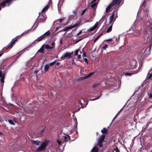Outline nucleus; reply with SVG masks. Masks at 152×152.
Returning <instances> with one entry per match:
<instances>
[{
  "instance_id": "bf43d9fd",
  "label": "nucleus",
  "mask_w": 152,
  "mask_h": 152,
  "mask_svg": "<svg viewBox=\"0 0 152 152\" xmlns=\"http://www.w3.org/2000/svg\"><path fill=\"white\" fill-rule=\"evenodd\" d=\"M83 77H81L80 79H81L82 80H83V79H85V78H83Z\"/></svg>"
},
{
  "instance_id": "7ed1b4c3",
  "label": "nucleus",
  "mask_w": 152,
  "mask_h": 152,
  "mask_svg": "<svg viewBox=\"0 0 152 152\" xmlns=\"http://www.w3.org/2000/svg\"><path fill=\"white\" fill-rule=\"evenodd\" d=\"M50 33V31H48L45 33L43 35H42L39 37L38 38L36 39L33 42L31 45H33L34 44L37 43V42H40L45 37L49 35Z\"/></svg>"
},
{
  "instance_id": "37998d69",
  "label": "nucleus",
  "mask_w": 152,
  "mask_h": 152,
  "mask_svg": "<svg viewBox=\"0 0 152 152\" xmlns=\"http://www.w3.org/2000/svg\"><path fill=\"white\" fill-rule=\"evenodd\" d=\"M57 142L59 145H61V141H59L58 140H57Z\"/></svg>"
},
{
  "instance_id": "de8ad7c7",
  "label": "nucleus",
  "mask_w": 152,
  "mask_h": 152,
  "mask_svg": "<svg viewBox=\"0 0 152 152\" xmlns=\"http://www.w3.org/2000/svg\"><path fill=\"white\" fill-rule=\"evenodd\" d=\"M77 58L79 59H80L81 58V57L80 55H77Z\"/></svg>"
},
{
  "instance_id": "9b49d317",
  "label": "nucleus",
  "mask_w": 152,
  "mask_h": 152,
  "mask_svg": "<svg viewBox=\"0 0 152 152\" xmlns=\"http://www.w3.org/2000/svg\"><path fill=\"white\" fill-rule=\"evenodd\" d=\"M91 4H92L91 6V7L92 9H93L94 11L96 8V6L98 4V3L95 2H93L92 1L91 2Z\"/></svg>"
},
{
  "instance_id": "c03bdc74",
  "label": "nucleus",
  "mask_w": 152,
  "mask_h": 152,
  "mask_svg": "<svg viewBox=\"0 0 152 152\" xmlns=\"http://www.w3.org/2000/svg\"><path fill=\"white\" fill-rule=\"evenodd\" d=\"M23 36H22V34H21L20 35H19L18 36H17L16 37H17V39H18V38H20L21 37H22ZM16 39H17V38H16Z\"/></svg>"
},
{
  "instance_id": "a19ab883",
  "label": "nucleus",
  "mask_w": 152,
  "mask_h": 152,
  "mask_svg": "<svg viewBox=\"0 0 152 152\" xmlns=\"http://www.w3.org/2000/svg\"><path fill=\"white\" fill-rule=\"evenodd\" d=\"M149 98H152V91L150 92V93L149 95Z\"/></svg>"
},
{
  "instance_id": "5701e85b",
  "label": "nucleus",
  "mask_w": 152,
  "mask_h": 152,
  "mask_svg": "<svg viewBox=\"0 0 152 152\" xmlns=\"http://www.w3.org/2000/svg\"><path fill=\"white\" fill-rule=\"evenodd\" d=\"M112 25L113 24L110 26V27L107 29L106 31V32L107 33H109L111 31L112 28Z\"/></svg>"
},
{
  "instance_id": "9d476101",
  "label": "nucleus",
  "mask_w": 152,
  "mask_h": 152,
  "mask_svg": "<svg viewBox=\"0 0 152 152\" xmlns=\"http://www.w3.org/2000/svg\"><path fill=\"white\" fill-rule=\"evenodd\" d=\"M121 2V0H113L111 3H110L113 7L115 5H118Z\"/></svg>"
},
{
  "instance_id": "0eeeda50",
  "label": "nucleus",
  "mask_w": 152,
  "mask_h": 152,
  "mask_svg": "<svg viewBox=\"0 0 152 152\" xmlns=\"http://www.w3.org/2000/svg\"><path fill=\"white\" fill-rule=\"evenodd\" d=\"M79 102L81 105L80 107L83 108L86 107L88 104L87 102H85L84 99L83 98H81Z\"/></svg>"
},
{
  "instance_id": "f257e3e1",
  "label": "nucleus",
  "mask_w": 152,
  "mask_h": 152,
  "mask_svg": "<svg viewBox=\"0 0 152 152\" xmlns=\"http://www.w3.org/2000/svg\"><path fill=\"white\" fill-rule=\"evenodd\" d=\"M6 65V64L4 61H3L1 64L0 66V81L2 83H4V79L5 75L7 74V70L6 69L4 71H2V70H4V66Z\"/></svg>"
},
{
  "instance_id": "69168bd1",
  "label": "nucleus",
  "mask_w": 152,
  "mask_h": 152,
  "mask_svg": "<svg viewBox=\"0 0 152 152\" xmlns=\"http://www.w3.org/2000/svg\"><path fill=\"white\" fill-rule=\"evenodd\" d=\"M120 152V151H115V152Z\"/></svg>"
},
{
  "instance_id": "e433bc0d",
  "label": "nucleus",
  "mask_w": 152,
  "mask_h": 152,
  "mask_svg": "<svg viewBox=\"0 0 152 152\" xmlns=\"http://www.w3.org/2000/svg\"><path fill=\"white\" fill-rule=\"evenodd\" d=\"M84 49H82V50L83 51V56L84 57H86V53H85V51H83Z\"/></svg>"
},
{
  "instance_id": "4468645a",
  "label": "nucleus",
  "mask_w": 152,
  "mask_h": 152,
  "mask_svg": "<svg viewBox=\"0 0 152 152\" xmlns=\"http://www.w3.org/2000/svg\"><path fill=\"white\" fill-rule=\"evenodd\" d=\"M72 53L66 52L64 54V57H67L69 58L72 57Z\"/></svg>"
},
{
  "instance_id": "6ab92c4d",
  "label": "nucleus",
  "mask_w": 152,
  "mask_h": 152,
  "mask_svg": "<svg viewBox=\"0 0 152 152\" xmlns=\"http://www.w3.org/2000/svg\"><path fill=\"white\" fill-rule=\"evenodd\" d=\"M105 137V135H102L101 136V138H99L98 142L102 143V142H103V141L104 140Z\"/></svg>"
},
{
  "instance_id": "a18cd8bd",
  "label": "nucleus",
  "mask_w": 152,
  "mask_h": 152,
  "mask_svg": "<svg viewBox=\"0 0 152 152\" xmlns=\"http://www.w3.org/2000/svg\"><path fill=\"white\" fill-rule=\"evenodd\" d=\"M84 60L86 62V63L87 64H88V61L87 59L86 58H84Z\"/></svg>"
},
{
  "instance_id": "72a5a7b5",
  "label": "nucleus",
  "mask_w": 152,
  "mask_h": 152,
  "mask_svg": "<svg viewBox=\"0 0 152 152\" xmlns=\"http://www.w3.org/2000/svg\"><path fill=\"white\" fill-rule=\"evenodd\" d=\"M56 61H54L51 62V63H50V64H49V65L50 66H52L54 65L56 63Z\"/></svg>"
},
{
  "instance_id": "bb28decb",
  "label": "nucleus",
  "mask_w": 152,
  "mask_h": 152,
  "mask_svg": "<svg viewBox=\"0 0 152 152\" xmlns=\"http://www.w3.org/2000/svg\"><path fill=\"white\" fill-rule=\"evenodd\" d=\"M152 77V74H149V73L148 74L146 77V80H149Z\"/></svg>"
},
{
  "instance_id": "aec40b11",
  "label": "nucleus",
  "mask_w": 152,
  "mask_h": 152,
  "mask_svg": "<svg viewBox=\"0 0 152 152\" xmlns=\"http://www.w3.org/2000/svg\"><path fill=\"white\" fill-rule=\"evenodd\" d=\"M64 139H62L64 141L67 142L68 141V139L69 138V136H64L63 137Z\"/></svg>"
},
{
  "instance_id": "ddd939ff",
  "label": "nucleus",
  "mask_w": 152,
  "mask_h": 152,
  "mask_svg": "<svg viewBox=\"0 0 152 152\" xmlns=\"http://www.w3.org/2000/svg\"><path fill=\"white\" fill-rule=\"evenodd\" d=\"M99 24V23L97 22L95 24L94 26L92 28H91L89 30V31H94L95 28H96L98 25Z\"/></svg>"
},
{
  "instance_id": "864d4df0",
  "label": "nucleus",
  "mask_w": 152,
  "mask_h": 152,
  "mask_svg": "<svg viewBox=\"0 0 152 152\" xmlns=\"http://www.w3.org/2000/svg\"><path fill=\"white\" fill-rule=\"evenodd\" d=\"M63 19H59V22H61L62 21H63Z\"/></svg>"
},
{
  "instance_id": "393cba45",
  "label": "nucleus",
  "mask_w": 152,
  "mask_h": 152,
  "mask_svg": "<svg viewBox=\"0 0 152 152\" xmlns=\"http://www.w3.org/2000/svg\"><path fill=\"white\" fill-rule=\"evenodd\" d=\"M49 68V65L48 64H46L44 66V69L45 72L48 71Z\"/></svg>"
},
{
  "instance_id": "c9c22d12",
  "label": "nucleus",
  "mask_w": 152,
  "mask_h": 152,
  "mask_svg": "<svg viewBox=\"0 0 152 152\" xmlns=\"http://www.w3.org/2000/svg\"><path fill=\"white\" fill-rule=\"evenodd\" d=\"M42 68V67H41L40 68V69L38 70H35L34 72V74H37V73L39 72V71Z\"/></svg>"
},
{
  "instance_id": "49530a36",
  "label": "nucleus",
  "mask_w": 152,
  "mask_h": 152,
  "mask_svg": "<svg viewBox=\"0 0 152 152\" xmlns=\"http://www.w3.org/2000/svg\"><path fill=\"white\" fill-rule=\"evenodd\" d=\"M114 38H113L110 39H107L106 40V41H112L113 39Z\"/></svg>"
},
{
  "instance_id": "4be33fe9",
  "label": "nucleus",
  "mask_w": 152,
  "mask_h": 152,
  "mask_svg": "<svg viewBox=\"0 0 152 152\" xmlns=\"http://www.w3.org/2000/svg\"><path fill=\"white\" fill-rule=\"evenodd\" d=\"M113 7V6H112V4H110L109 5L108 7H107L106 8V12H107Z\"/></svg>"
},
{
  "instance_id": "a878e982",
  "label": "nucleus",
  "mask_w": 152,
  "mask_h": 152,
  "mask_svg": "<svg viewBox=\"0 0 152 152\" xmlns=\"http://www.w3.org/2000/svg\"><path fill=\"white\" fill-rule=\"evenodd\" d=\"M54 48V46H52V47H50L48 45H46L45 46V48L48 49H53Z\"/></svg>"
},
{
  "instance_id": "4d7b16f0",
  "label": "nucleus",
  "mask_w": 152,
  "mask_h": 152,
  "mask_svg": "<svg viewBox=\"0 0 152 152\" xmlns=\"http://www.w3.org/2000/svg\"><path fill=\"white\" fill-rule=\"evenodd\" d=\"M13 121H14V122H15V123H17V121H16L15 120V119H13Z\"/></svg>"
},
{
  "instance_id": "3c124183",
  "label": "nucleus",
  "mask_w": 152,
  "mask_h": 152,
  "mask_svg": "<svg viewBox=\"0 0 152 152\" xmlns=\"http://www.w3.org/2000/svg\"><path fill=\"white\" fill-rule=\"evenodd\" d=\"M63 43V40L62 39H61L60 41V43L61 44H62Z\"/></svg>"
},
{
  "instance_id": "680f3d73",
  "label": "nucleus",
  "mask_w": 152,
  "mask_h": 152,
  "mask_svg": "<svg viewBox=\"0 0 152 152\" xmlns=\"http://www.w3.org/2000/svg\"><path fill=\"white\" fill-rule=\"evenodd\" d=\"M96 0H93V2H95Z\"/></svg>"
},
{
  "instance_id": "ea45409f",
  "label": "nucleus",
  "mask_w": 152,
  "mask_h": 152,
  "mask_svg": "<svg viewBox=\"0 0 152 152\" xmlns=\"http://www.w3.org/2000/svg\"><path fill=\"white\" fill-rule=\"evenodd\" d=\"M87 10V9H86L84 10L82 12V13H81V15H83V14H84L85 13V12Z\"/></svg>"
},
{
  "instance_id": "09e8293b",
  "label": "nucleus",
  "mask_w": 152,
  "mask_h": 152,
  "mask_svg": "<svg viewBox=\"0 0 152 152\" xmlns=\"http://www.w3.org/2000/svg\"><path fill=\"white\" fill-rule=\"evenodd\" d=\"M116 151H119V150L118 149V147H115V148L114 149Z\"/></svg>"
},
{
  "instance_id": "2f4dec72",
  "label": "nucleus",
  "mask_w": 152,
  "mask_h": 152,
  "mask_svg": "<svg viewBox=\"0 0 152 152\" xmlns=\"http://www.w3.org/2000/svg\"><path fill=\"white\" fill-rule=\"evenodd\" d=\"M100 35H99L98 37H96L94 40V43H95L96 42V41L100 37Z\"/></svg>"
},
{
  "instance_id": "20e7f679",
  "label": "nucleus",
  "mask_w": 152,
  "mask_h": 152,
  "mask_svg": "<svg viewBox=\"0 0 152 152\" xmlns=\"http://www.w3.org/2000/svg\"><path fill=\"white\" fill-rule=\"evenodd\" d=\"M17 41V39H15L11 43H10L7 46H6L2 50L1 53H4V52L7 50L9 48L12 47L15 44L16 42Z\"/></svg>"
},
{
  "instance_id": "6e6552de",
  "label": "nucleus",
  "mask_w": 152,
  "mask_h": 152,
  "mask_svg": "<svg viewBox=\"0 0 152 152\" xmlns=\"http://www.w3.org/2000/svg\"><path fill=\"white\" fill-rule=\"evenodd\" d=\"M80 25V23H77L75 24V25H74L72 26H69L66 27L65 28L63 29V30H62L61 31H66L69 29H72V28H73L75 27H77L78 26H79Z\"/></svg>"
},
{
  "instance_id": "7c9ffc66",
  "label": "nucleus",
  "mask_w": 152,
  "mask_h": 152,
  "mask_svg": "<svg viewBox=\"0 0 152 152\" xmlns=\"http://www.w3.org/2000/svg\"><path fill=\"white\" fill-rule=\"evenodd\" d=\"M8 122L10 124L12 125H14L15 124L13 121L11 120H8Z\"/></svg>"
},
{
  "instance_id": "0e129e2a",
  "label": "nucleus",
  "mask_w": 152,
  "mask_h": 152,
  "mask_svg": "<svg viewBox=\"0 0 152 152\" xmlns=\"http://www.w3.org/2000/svg\"><path fill=\"white\" fill-rule=\"evenodd\" d=\"M2 133L1 132H0V135H1L2 134Z\"/></svg>"
},
{
  "instance_id": "b1692460",
  "label": "nucleus",
  "mask_w": 152,
  "mask_h": 152,
  "mask_svg": "<svg viewBox=\"0 0 152 152\" xmlns=\"http://www.w3.org/2000/svg\"><path fill=\"white\" fill-rule=\"evenodd\" d=\"M101 132L103 134H105L107 132V130L105 128H104L103 129L101 130Z\"/></svg>"
},
{
  "instance_id": "423d86ee",
  "label": "nucleus",
  "mask_w": 152,
  "mask_h": 152,
  "mask_svg": "<svg viewBox=\"0 0 152 152\" xmlns=\"http://www.w3.org/2000/svg\"><path fill=\"white\" fill-rule=\"evenodd\" d=\"M47 145V144L45 142H42L41 145L37 149L36 151L38 152L44 150Z\"/></svg>"
},
{
  "instance_id": "412c9836",
  "label": "nucleus",
  "mask_w": 152,
  "mask_h": 152,
  "mask_svg": "<svg viewBox=\"0 0 152 152\" xmlns=\"http://www.w3.org/2000/svg\"><path fill=\"white\" fill-rule=\"evenodd\" d=\"M99 149L96 146L94 147L91 151V152H98Z\"/></svg>"
},
{
  "instance_id": "dca6fc26",
  "label": "nucleus",
  "mask_w": 152,
  "mask_h": 152,
  "mask_svg": "<svg viewBox=\"0 0 152 152\" xmlns=\"http://www.w3.org/2000/svg\"><path fill=\"white\" fill-rule=\"evenodd\" d=\"M45 46V44H43L40 49H39L38 51H37V52H40L41 53H44V47Z\"/></svg>"
},
{
  "instance_id": "8fccbe9b",
  "label": "nucleus",
  "mask_w": 152,
  "mask_h": 152,
  "mask_svg": "<svg viewBox=\"0 0 152 152\" xmlns=\"http://www.w3.org/2000/svg\"><path fill=\"white\" fill-rule=\"evenodd\" d=\"M52 0H49V1L48 3V4L50 5L52 4Z\"/></svg>"
},
{
  "instance_id": "1a4fd4ad",
  "label": "nucleus",
  "mask_w": 152,
  "mask_h": 152,
  "mask_svg": "<svg viewBox=\"0 0 152 152\" xmlns=\"http://www.w3.org/2000/svg\"><path fill=\"white\" fill-rule=\"evenodd\" d=\"M12 0H5L0 3V6L2 7L5 6L6 4L9 3L7 5L9 6L11 4L10 3Z\"/></svg>"
},
{
  "instance_id": "c756f323",
  "label": "nucleus",
  "mask_w": 152,
  "mask_h": 152,
  "mask_svg": "<svg viewBox=\"0 0 152 152\" xmlns=\"http://www.w3.org/2000/svg\"><path fill=\"white\" fill-rule=\"evenodd\" d=\"M31 29H28L27 31H25L23 32L21 34H22V36H23V35L25 34H26L28 33V32L31 31Z\"/></svg>"
},
{
  "instance_id": "f03ea898",
  "label": "nucleus",
  "mask_w": 152,
  "mask_h": 152,
  "mask_svg": "<svg viewBox=\"0 0 152 152\" xmlns=\"http://www.w3.org/2000/svg\"><path fill=\"white\" fill-rule=\"evenodd\" d=\"M151 46V45H149L148 46L143 48L138 53V55L141 56H145L146 55L149 54Z\"/></svg>"
},
{
  "instance_id": "a211bd4d",
  "label": "nucleus",
  "mask_w": 152,
  "mask_h": 152,
  "mask_svg": "<svg viewBox=\"0 0 152 152\" xmlns=\"http://www.w3.org/2000/svg\"><path fill=\"white\" fill-rule=\"evenodd\" d=\"M94 72L90 73L88 74L87 75L83 77L85 79L88 78L94 75Z\"/></svg>"
},
{
  "instance_id": "c85d7f7f",
  "label": "nucleus",
  "mask_w": 152,
  "mask_h": 152,
  "mask_svg": "<svg viewBox=\"0 0 152 152\" xmlns=\"http://www.w3.org/2000/svg\"><path fill=\"white\" fill-rule=\"evenodd\" d=\"M99 83H95L93 84V86L94 88H95L98 86L99 85Z\"/></svg>"
},
{
  "instance_id": "13d9d810",
  "label": "nucleus",
  "mask_w": 152,
  "mask_h": 152,
  "mask_svg": "<svg viewBox=\"0 0 152 152\" xmlns=\"http://www.w3.org/2000/svg\"><path fill=\"white\" fill-rule=\"evenodd\" d=\"M3 53H0V57L1 56L3 55Z\"/></svg>"
},
{
  "instance_id": "5fc2aeb1",
  "label": "nucleus",
  "mask_w": 152,
  "mask_h": 152,
  "mask_svg": "<svg viewBox=\"0 0 152 152\" xmlns=\"http://www.w3.org/2000/svg\"><path fill=\"white\" fill-rule=\"evenodd\" d=\"M82 39H79L76 42H79V41H80V40H81Z\"/></svg>"
},
{
  "instance_id": "338daca9",
  "label": "nucleus",
  "mask_w": 152,
  "mask_h": 152,
  "mask_svg": "<svg viewBox=\"0 0 152 152\" xmlns=\"http://www.w3.org/2000/svg\"><path fill=\"white\" fill-rule=\"evenodd\" d=\"M120 152V151H115V152Z\"/></svg>"
},
{
  "instance_id": "4c0bfd02",
  "label": "nucleus",
  "mask_w": 152,
  "mask_h": 152,
  "mask_svg": "<svg viewBox=\"0 0 152 152\" xmlns=\"http://www.w3.org/2000/svg\"><path fill=\"white\" fill-rule=\"evenodd\" d=\"M44 129H43L40 132H39L40 133L39 134L40 135H43V132H44Z\"/></svg>"
},
{
  "instance_id": "f3484780",
  "label": "nucleus",
  "mask_w": 152,
  "mask_h": 152,
  "mask_svg": "<svg viewBox=\"0 0 152 152\" xmlns=\"http://www.w3.org/2000/svg\"><path fill=\"white\" fill-rule=\"evenodd\" d=\"M31 142L32 143L33 145H39V143L40 142L39 141H34V140H31Z\"/></svg>"
},
{
  "instance_id": "2eb2a0df",
  "label": "nucleus",
  "mask_w": 152,
  "mask_h": 152,
  "mask_svg": "<svg viewBox=\"0 0 152 152\" xmlns=\"http://www.w3.org/2000/svg\"><path fill=\"white\" fill-rule=\"evenodd\" d=\"M137 71H133L132 72H127L125 73V75L126 76H130L132 75H134L135 74H137Z\"/></svg>"
},
{
  "instance_id": "39448f33",
  "label": "nucleus",
  "mask_w": 152,
  "mask_h": 152,
  "mask_svg": "<svg viewBox=\"0 0 152 152\" xmlns=\"http://www.w3.org/2000/svg\"><path fill=\"white\" fill-rule=\"evenodd\" d=\"M17 41V39H15L11 43H10L7 46H6L2 50L1 53H4V52L7 50L9 48L12 47L15 44L16 42Z\"/></svg>"
},
{
  "instance_id": "e2e57ef3",
  "label": "nucleus",
  "mask_w": 152,
  "mask_h": 152,
  "mask_svg": "<svg viewBox=\"0 0 152 152\" xmlns=\"http://www.w3.org/2000/svg\"><path fill=\"white\" fill-rule=\"evenodd\" d=\"M43 20H45V16H44V18H42Z\"/></svg>"
},
{
  "instance_id": "052dcab7",
  "label": "nucleus",
  "mask_w": 152,
  "mask_h": 152,
  "mask_svg": "<svg viewBox=\"0 0 152 152\" xmlns=\"http://www.w3.org/2000/svg\"><path fill=\"white\" fill-rule=\"evenodd\" d=\"M65 58V57H64V56H61V59H62V58Z\"/></svg>"
},
{
  "instance_id": "603ef678",
  "label": "nucleus",
  "mask_w": 152,
  "mask_h": 152,
  "mask_svg": "<svg viewBox=\"0 0 152 152\" xmlns=\"http://www.w3.org/2000/svg\"><path fill=\"white\" fill-rule=\"evenodd\" d=\"M59 64H60L59 62H57L56 63V65H57V66H59Z\"/></svg>"
},
{
  "instance_id": "cd10ccee",
  "label": "nucleus",
  "mask_w": 152,
  "mask_h": 152,
  "mask_svg": "<svg viewBox=\"0 0 152 152\" xmlns=\"http://www.w3.org/2000/svg\"><path fill=\"white\" fill-rule=\"evenodd\" d=\"M48 4L45 7H44L42 10V12H44L45 11L48 10Z\"/></svg>"
},
{
  "instance_id": "6e6d98bb",
  "label": "nucleus",
  "mask_w": 152,
  "mask_h": 152,
  "mask_svg": "<svg viewBox=\"0 0 152 152\" xmlns=\"http://www.w3.org/2000/svg\"><path fill=\"white\" fill-rule=\"evenodd\" d=\"M55 45L54 42H53L51 43V45H52V46H53V45Z\"/></svg>"
},
{
  "instance_id": "58836bf2",
  "label": "nucleus",
  "mask_w": 152,
  "mask_h": 152,
  "mask_svg": "<svg viewBox=\"0 0 152 152\" xmlns=\"http://www.w3.org/2000/svg\"><path fill=\"white\" fill-rule=\"evenodd\" d=\"M98 144L99 145V148H100L102 146V143L98 142Z\"/></svg>"
},
{
  "instance_id": "f704fd0d",
  "label": "nucleus",
  "mask_w": 152,
  "mask_h": 152,
  "mask_svg": "<svg viewBox=\"0 0 152 152\" xmlns=\"http://www.w3.org/2000/svg\"><path fill=\"white\" fill-rule=\"evenodd\" d=\"M79 52V50L78 49H77L76 50L75 52V54L74 55L75 56H77L78 55V53Z\"/></svg>"
},
{
  "instance_id": "473e14b6",
  "label": "nucleus",
  "mask_w": 152,
  "mask_h": 152,
  "mask_svg": "<svg viewBox=\"0 0 152 152\" xmlns=\"http://www.w3.org/2000/svg\"><path fill=\"white\" fill-rule=\"evenodd\" d=\"M107 44H105L104 46L102 47V49H105L106 48H107Z\"/></svg>"
},
{
  "instance_id": "79ce46f5",
  "label": "nucleus",
  "mask_w": 152,
  "mask_h": 152,
  "mask_svg": "<svg viewBox=\"0 0 152 152\" xmlns=\"http://www.w3.org/2000/svg\"><path fill=\"white\" fill-rule=\"evenodd\" d=\"M82 31H80L76 35V36H78V35H79L80 34H82Z\"/></svg>"
},
{
  "instance_id": "774afa93",
  "label": "nucleus",
  "mask_w": 152,
  "mask_h": 152,
  "mask_svg": "<svg viewBox=\"0 0 152 152\" xmlns=\"http://www.w3.org/2000/svg\"><path fill=\"white\" fill-rule=\"evenodd\" d=\"M120 152V151H115V152Z\"/></svg>"
},
{
  "instance_id": "f8f14e48",
  "label": "nucleus",
  "mask_w": 152,
  "mask_h": 152,
  "mask_svg": "<svg viewBox=\"0 0 152 152\" xmlns=\"http://www.w3.org/2000/svg\"><path fill=\"white\" fill-rule=\"evenodd\" d=\"M115 13L113 12L112 15L109 17V24H110L114 20Z\"/></svg>"
}]
</instances>
